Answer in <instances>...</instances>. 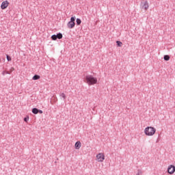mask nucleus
Here are the masks:
<instances>
[{
    "label": "nucleus",
    "mask_w": 175,
    "mask_h": 175,
    "mask_svg": "<svg viewBox=\"0 0 175 175\" xmlns=\"http://www.w3.org/2000/svg\"><path fill=\"white\" fill-rule=\"evenodd\" d=\"M75 21H76V17L72 16L70 18V23H75Z\"/></svg>",
    "instance_id": "obj_16"
},
{
    "label": "nucleus",
    "mask_w": 175,
    "mask_h": 175,
    "mask_svg": "<svg viewBox=\"0 0 175 175\" xmlns=\"http://www.w3.org/2000/svg\"><path fill=\"white\" fill-rule=\"evenodd\" d=\"M157 132V129L152 126H147L144 129V133L146 136H154Z\"/></svg>",
    "instance_id": "obj_2"
},
{
    "label": "nucleus",
    "mask_w": 175,
    "mask_h": 175,
    "mask_svg": "<svg viewBox=\"0 0 175 175\" xmlns=\"http://www.w3.org/2000/svg\"><path fill=\"white\" fill-rule=\"evenodd\" d=\"M77 25H80V24H81V19L80 18H77Z\"/></svg>",
    "instance_id": "obj_17"
},
{
    "label": "nucleus",
    "mask_w": 175,
    "mask_h": 175,
    "mask_svg": "<svg viewBox=\"0 0 175 175\" xmlns=\"http://www.w3.org/2000/svg\"><path fill=\"white\" fill-rule=\"evenodd\" d=\"M85 80L88 85H94L98 83V79H96V77H94L92 75H87L85 77Z\"/></svg>",
    "instance_id": "obj_1"
},
{
    "label": "nucleus",
    "mask_w": 175,
    "mask_h": 175,
    "mask_svg": "<svg viewBox=\"0 0 175 175\" xmlns=\"http://www.w3.org/2000/svg\"><path fill=\"white\" fill-rule=\"evenodd\" d=\"M174 172H175V166L173 165H169L167 168V173L169 174H174Z\"/></svg>",
    "instance_id": "obj_5"
},
{
    "label": "nucleus",
    "mask_w": 175,
    "mask_h": 175,
    "mask_svg": "<svg viewBox=\"0 0 175 175\" xmlns=\"http://www.w3.org/2000/svg\"><path fill=\"white\" fill-rule=\"evenodd\" d=\"M163 59L165 61H169V59H170V56H169V55H165Z\"/></svg>",
    "instance_id": "obj_11"
},
{
    "label": "nucleus",
    "mask_w": 175,
    "mask_h": 175,
    "mask_svg": "<svg viewBox=\"0 0 175 175\" xmlns=\"http://www.w3.org/2000/svg\"><path fill=\"white\" fill-rule=\"evenodd\" d=\"M142 174H143V172L141 170H138L136 175H142Z\"/></svg>",
    "instance_id": "obj_19"
},
{
    "label": "nucleus",
    "mask_w": 175,
    "mask_h": 175,
    "mask_svg": "<svg viewBox=\"0 0 175 175\" xmlns=\"http://www.w3.org/2000/svg\"><path fill=\"white\" fill-rule=\"evenodd\" d=\"M57 39H62V33H59L56 35Z\"/></svg>",
    "instance_id": "obj_14"
},
{
    "label": "nucleus",
    "mask_w": 175,
    "mask_h": 175,
    "mask_svg": "<svg viewBox=\"0 0 175 175\" xmlns=\"http://www.w3.org/2000/svg\"><path fill=\"white\" fill-rule=\"evenodd\" d=\"M8 6H9V1H4L1 3V8L2 10H5V9H6V8H8Z\"/></svg>",
    "instance_id": "obj_6"
},
{
    "label": "nucleus",
    "mask_w": 175,
    "mask_h": 175,
    "mask_svg": "<svg viewBox=\"0 0 175 175\" xmlns=\"http://www.w3.org/2000/svg\"><path fill=\"white\" fill-rule=\"evenodd\" d=\"M116 44L118 47H121L122 46V42L120 41H116Z\"/></svg>",
    "instance_id": "obj_15"
},
{
    "label": "nucleus",
    "mask_w": 175,
    "mask_h": 175,
    "mask_svg": "<svg viewBox=\"0 0 175 175\" xmlns=\"http://www.w3.org/2000/svg\"><path fill=\"white\" fill-rule=\"evenodd\" d=\"M39 79H40V76L38 75H35L33 78L32 80H39Z\"/></svg>",
    "instance_id": "obj_10"
},
{
    "label": "nucleus",
    "mask_w": 175,
    "mask_h": 175,
    "mask_svg": "<svg viewBox=\"0 0 175 175\" xmlns=\"http://www.w3.org/2000/svg\"><path fill=\"white\" fill-rule=\"evenodd\" d=\"M75 25H76V23L75 22H68L67 24V27L68 28H69V29L75 28Z\"/></svg>",
    "instance_id": "obj_7"
},
{
    "label": "nucleus",
    "mask_w": 175,
    "mask_h": 175,
    "mask_svg": "<svg viewBox=\"0 0 175 175\" xmlns=\"http://www.w3.org/2000/svg\"><path fill=\"white\" fill-rule=\"evenodd\" d=\"M75 147L76 150H79V148L81 147V142H80V141L77 142Z\"/></svg>",
    "instance_id": "obj_9"
},
{
    "label": "nucleus",
    "mask_w": 175,
    "mask_h": 175,
    "mask_svg": "<svg viewBox=\"0 0 175 175\" xmlns=\"http://www.w3.org/2000/svg\"><path fill=\"white\" fill-rule=\"evenodd\" d=\"M141 6L142 9H144L145 11L148 10V8H150V5H148V1H142Z\"/></svg>",
    "instance_id": "obj_3"
},
{
    "label": "nucleus",
    "mask_w": 175,
    "mask_h": 175,
    "mask_svg": "<svg viewBox=\"0 0 175 175\" xmlns=\"http://www.w3.org/2000/svg\"><path fill=\"white\" fill-rule=\"evenodd\" d=\"M32 113H33V114H38V109L37 108H33L32 109Z\"/></svg>",
    "instance_id": "obj_12"
},
{
    "label": "nucleus",
    "mask_w": 175,
    "mask_h": 175,
    "mask_svg": "<svg viewBox=\"0 0 175 175\" xmlns=\"http://www.w3.org/2000/svg\"><path fill=\"white\" fill-rule=\"evenodd\" d=\"M59 96H62V98H63L64 100H65V99H66V94H65V93H60Z\"/></svg>",
    "instance_id": "obj_13"
},
{
    "label": "nucleus",
    "mask_w": 175,
    "mask_h": 175,
    "mask_svg": "<svg viewBox=\"0 0 175 175\" xmlns=\"http://www.w3.org/2000/svg\"><path fill=\"white\" fill-rule=\"evenodd\" d=\"M6 57H7V61H8V62L12 61V57H10V56H9L8 55H7Z\"/></svg>",
    "instance_id": "obj_20"
},
{
    "label": "nucleus",
    "mask_w": 175,
    "mask_h": 175,
    "mask_svg": "<svg viewBox=\"0 0 175 175\" xmlns=\"http://www.w3.org/2000/svg\"><path fill=\"white\" fill-rule=\"evenodd\" d=\"M51 39H52V40H57V35H53L51 36Z\"/></svg>",
    "instance_id": "obj_18"
},
{
    "label": "nucleus",
    "mask_w": 175,
    "mask_h": 175,
    "mask_svg": "<svg viewBox=\"0 0 175 175\" xmlns=\"http://www.w3.org/2000/svg\"><path fill=\"white\" fill-rule=\"evenodd\" d=\"M14 70V68L13 67H12L10 69V72L4 70L2 72V75H3V76H5V75H10V73H12V72Z\"/></svg>",
    "instance_id": "obj_8"
},
{
    "label": "nucleus",
    "mask_w": 175,
    "mask_h": 175,
    "mask_svg": "<svg viewBox=\"0 0 175 175\" xmlns=\"http://www.w3.org/2000/svg\"><path fill=\"white\" fill-rule=\"evenodd\" d=\"M38 113H40V114H43V111L38 109Z\"/></svg>",
    "instance_id": "obj_22"
},
{
    "label": "nucleus",
    "mask_w": 175,
    "mask_h": 175,
    "mask_svg": "<svg viewBox=\"0 0 175 175\" xmlns=\"http://www.w3.org/2000/svg\"><path fill=\"white\" fill-rule=\"evenodd\" d=\"M98 162H103L105 161V154L103 153H98L96 155Z\"/></svg>",
    "instance_id": "obj_4"
},
{
    "label": "nucleus",
    "mask_w": 175,
    "mask_h": 175,
    "mask_svg": "<svg viewBox=\"0 0 175 175\" xmlns=\"http://www.w3.org/2000/svg\"><path fill=\"white\" fill-rule=\"evenodd\" d=\"M29 120V117H26L24 118L25 122H28Z\"/></svg>",
    "instance_id": "obj_21"
}]
</instances>
